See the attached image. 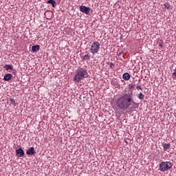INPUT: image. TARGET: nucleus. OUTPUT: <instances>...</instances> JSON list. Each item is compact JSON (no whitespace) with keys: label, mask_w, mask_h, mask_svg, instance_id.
Segmentation results:
<instances>
[{"label":"nucleus","mask_w":176,"mask_h":176,"mask_svg":"<svg viewBox=\"0 0 176 176\" xmlns=\"http://www.w3.org/2000/svg\"><path fill=\"white\" fill-rule=\"evenodd\" d=\"M131 101H133V91L131 93L125 94L116 101V104L119 109H127L130 105H131Z\"/></svg>","instance_id":"f257e3e1"},{"label":"nucleus","mask_w":176,"mask_h":176,"mask_svg":"<svg viewBox=\"0 0 176 176\" xmlns=\"http://www.w3.org/2000/svg\"><path fill=\"white\" fill-rule=\"evenodd\" d=\"M87 70L86 69H80L76 71V75L74 76L73 80L75 83H79L83 79L87 78Z\"/></svg>","instance_id":"f03ea898"},{"label":"nucleus","mask_w":176,"mask_h":176,"mask_svg":"<svg viewBox=\"0 0 176 176\" xmlns=\"http://www.w3.org/2000/svg\"><path fill=\"white\" fill-rule=\"evenodd\" d=\"M171 167H173V163H171V162H162L159 165V170L162 172L168 171Z\"/></svg>","instance_id":"7ed1b4c3"},{"label":"nucleus","mask_w":176,"mask_h":176,"mask_svg":"<svg viewBox=\"0 0 176 176\" xmlns=\"http://www.w3.org/2000/svg\"><path fill=\"white\" fill-rule=\"evenodd\" d=\"M99 50H100V43L97 41L93 43L90 49L91 53H92V54H96L98 53Z\"/></svg>","instance_id":"20e7f679"},{"label":"nucleus","mask_w":176,"mask_h":176,"mask_svg":"<svg viewBox=\"0 0 176 176\" xmlns=\"http://www.w3.org/2000/svg\"><path fill=\"white\" fill-rule=\"evenodd\" d=\"M90 10H91V9L89 7H86L85 6H80V11L82 13H85V14H89V13H90Z\"/></svg>","instance_id":"39448f33"},{"label":"nucleus","mask_w":176,"mask_h":176,"mask_svg":"<svg viewBox=\"0 0 176 176\" xmlns=\"http://www.w3.org/2000/svg\"><path fill=\"white\" fill-rule=\"evenodd\" d=\"M16 156H18V157H23V156H24V151L22 150L21 148L16 150Z\"/></svg>","instance_id":"423d86ee"},{"label":"nucleus","mask_w":176,"mask_h":176,"mask_svg":"<svg viewBox=\"0 0 176 176\" xmlns=\"http://www.w3.org/2000/svg\"><path fill=\"white\" fill-rule=\"evenodd\" d=\"M26 153L28 155H34L35 154V148L34 147H31L30 148L27 150Z\"/></svg>","instance_id":"0eeeda50"},{"label":"nucleus","mask_w":176,"mask_h":176,"mask_svg":"<svg viewBox=\"0 0 176 176\" xmlns=\"http://www.w3.org/2000/svg\"><path fill=\"white\" fill-rule=\"evenodd\" d=\"M130 78H131V76L129 75V73H124L122 75V79H124V80H130Z\"/></svg>","instance_id":"6e6552de"},{"label":"nucleus","mask_w":176,"mask_h":176,"mask_svg":"<svg viewBox=\"0 0 176 176\" xmlns=\"http://www.w3.org/2000/svg\"><path fill=\"white\" fill-rule=\"evenodd\" d=\"M12 74H8L4 76L3 80H6V81H8V80H10V79H12Z\"/></svg>","instance_id":"1a4fd4ad"},{"label":"nucleus","mask_w":176,"mask_h":176,"mask_svg":"<svg viewBox=\"0 0 176 176\" xmlns=\"http://www.w3.org/2000/svg\"><path fill=\"white\" fill-rule=\"evenodd\" d=\"M39 49H40V46L38 45H33L32 47V52H38L39 50Z\"/></svg>","instance_id":"9d476101"},{"label":"nucleus","mask_w":176,"mask_h":176,"mask_svg":"<svg viewBox=\"0 0 176 176\" xmlns=\"http://www.w3.org/2000/svg\"><path fill=\"white\" fill-rule=\"evenodd\" d=\"M4 68H6V71H8V72H10V71H9V70L13 69V65H6V66H4Z\"/></svg>","instance_id":"9b49d317"},{"label":"nucleus","mask_w":176,"mask_h":176,"mask_svg":"<svg viewBox=\"0 0 176 176\" xmlns=\"http://www.w3.org/2000/svg\"><path fill=\"white\" fill-rule=\"evenodd\" d=\"M163 148H164V151H167V150L170 149V148H171V144H164Z\"/></svg>","instance_id":"f8f14e48"},{"label":"nucleus","mask_w":176,"mask_h":176,"mask_svg":"<svg viewBox=\"0 0 176 176\" xmlns=\"http://www.w3.org/2000/svg\"><path fill=\"white\" fill-rule=\"evenodd\" d=\"M47 3H50L52 6L53 8H56V1H54V0H48Z\"/></svg>","instance_id":"ddd939ff"},{"label":"nucleus","mask_w":176,"mask_h":176,"mask_svg":"<svg viewBox=\"0 0 176 176\" xmlns=\"http://www.w3.org/2000/svg\"><path fill=\"white\" fill-rule=\"evenodd\" d=\"M81 58H82V60H90V55H89V54H85V55L82 56L81 57Z\"/></svg>","instance_id":"4468645a"},{"label":"nucleus","mask_w":176,"mask_h":176,"mask_svg":"<svg viewBox=\"0 0 176 176\" xmlns=\"http://www.w3.org/2000/svg\"><path fill=\"white\" fill-rule=\"evenodd\" d=\"M145 97L144 95L142 94V93H140L138 96V98H139V100H144V98Z\"/></svg>","instance_id":"2eb2a0df"},{"label":"nucleus","mask_w":176,"mask_h":176,"mask_svg":"<svg viewBox=\"0 0 176 176\" xmlns=\"http://www.w3.org/2000/svg\"><path fill=\"white\" fill-rule=\"evenodd\" d=\"M109 67L111 69H113V67H115V64H113V63H110Z\"/></svg>","instance_id":"dca6fc26"},{"label":"nucleus","mask_w":176,"mask_h":176,"mask_svg":"<svg viewBox=\"0 0 176 176\" xmlns=\"http://www.w3.org/2000/svg\"><path fill=\"white\" fill-rule=\"evenodd\" d=\"M9 102H10V104H14V102H16V101H14V99L10 98V99L9 100Z\"/></svg>","instance_id":"f3484780"},{"label":"nucleus","mask_w":176,"mask_h":176,"mask_svg":"<svg viewBox=\"0 0 176 176\" xmlns=\"http://www.w3.org/2000/svg\"><path fill=\"white\" fill-rule=\"evenodd\" d=\"M164 6L166 9H168V8H170V4H168V3H165V4L164 5Z\"/></svg>","instance_id":"a211bd4d"},{"label":"nucleus","mask_w":176,"mask_h":176,"mask_svg":"<svg viewBox=\"0 0 176 176\" xmlns=\"http://www.w3.org/2000/svg\"><path fill=\"white\" fill-rule=\"evenodd\" d=\"M129 90H131V89H134V86L133 85V84H130L129 85Z\"/></svg>","instance_id":"6ab92c4d"},{"label":"nucleus","mask_w":176,"mask_h":176,"mask_svg":"<svg viewBox=\"0 0 176 176\" xmlns=\"http://www.w3.org/2000/svg\"><path fill=\"white\" fill-rule=\"evenodd\" d=\"M136 89H139L140 90H142L141 85H138L136 87Z\"/></svg>","instance_id":"aec40b11"},{"label":"nucleus","mask_w":176,"mask_h":176,"mask_svg":"<svg viewBox=\"0 0 176 176\" xmlns=\"http://www.w3.org/2000/svg\"><path fill=\"white\" fill-rule=\"evenodd\" d=\"M159 46H160V47H163V43H159Z\"/></svg>","instance_id":"412c9836"}]
</instances>
